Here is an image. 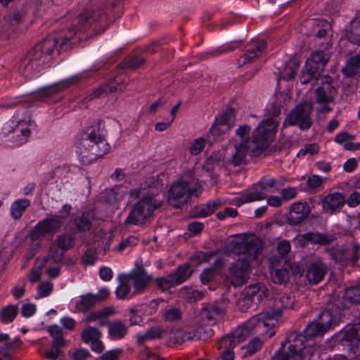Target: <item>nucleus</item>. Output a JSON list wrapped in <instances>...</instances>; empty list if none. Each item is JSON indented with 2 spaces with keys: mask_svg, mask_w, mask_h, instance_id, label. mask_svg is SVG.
Returning <instances> with one entry per match:
<instances>
[{
  "mask_svg": "<svg viewBox=\"0 0 360 360\" xmlns=\"http://www.w3.org/2000/svg\"><path fill=\"white\" fill-rule=\"evenodd\" d=\"M63 37L46 38L32 48L22 59L19 66V72L24 78H32L39 72V68L49 63L56 49L58 53L66 51L68 44L72 35L77 33L75 27H70Z\"/></svg>",
  "mask_w": 360,
  "mask_h": 360,
  "instance_id": "1",
  "label": "nucleus"
},
{
  "mask_svg": "<svg viewBox=\"0 0 360 360\" xmlns=\"http://www.w3.org/2000/svg\"><path fill=\"white\" fill-rule=\"evenodd\" d=\"M230 245L234 253L243 255V257L231 264L226 279L234 286H241L249 278L250 262L257 258L262 250V241L256 235L249 234L245 235L240 240L231 241Z\"/></svg>",
  "mask_w": 360,
  "mask_h": 360,
  "instance_id": "2",
  "label": "nucleus"
},
{
  "mask_svg": "<svg viewBox=\"0 0 360 360\" xmlns=\"http://www.w3.org/2000/svg\"><path fill=\"white\" fill-rule=\"evenodd\" d=\"M279 120L276 117L262 120L252 134V146L231 143L233 152L227 160V165L234 167L245 162L247 155L251 153L253 156H258L266 150L273 142Z\"/></svg>",
  "mask_w": 360,
  "mask_h": 360,
  "instance_id": "3",
  "label": "nucleus"
},
{
  "mask_svg": "<svg viewBox=\"0 0 360 360\" xmlns=\"http://www.w3.org/2000/svg\"><path fill=\"white\" fill-rule=\"evenodd\" d=\"M122 0H90L89 4L78 15L79 31L89 26L98 33L103 32L112 21V9L120 4Z\"/></svg>",
  "mask_w": 360,
  "mask_h": 360,
  "instance_id": "4",
  "label": "nucleus"
},
{
  "mask_svg": "<svg viewBox=\"0 0 360 360\" xmlns=\"http://www.w3.org/2000/svg\"><path fill=\"white\" fill-rule=\"evenodd\" d=\"M295 302V297L292 295H281L275 300L274 309L262 311L246 321V330H255L258 335L267 334L277 323L283 310L292 309Z\"/></svg>",
  "mask_w": 360,
  "mask_h": 360,
  "instance_id": "5",
  "label": "nucleus"
},
{
  "mask_svg": "<svg viewBox=\"0 0 360 360\" xmlns=\"http://www.w3.org/2000/svg\"><path fill=\"white\" fill-rule=\"evenodd\" d=\"M98 122L88 127L77 146V153L84 163H89L97 158L103 157L110 150V145L105 139V130Z\"/></svg>",
  "mask_w": 360,
  "mask_h": 360,
  "instance_id": "6",
  "label": "nucleus"
},
{
  "mask_svg": "<svg viewBox=\"0 0 360 360\" xmlns=\"http://www.w3.org/2000/svg\"><path fill=\"white\" fill-rule=\"evenodd\" d=\"M288 181V179L283 175L275 177L263 176L257 183L253 184L246 193L234 198L233 204L240 207L245 203L264 200L266 198L267 193L277 192Z\"/></svg>",
  "mask_w": 360,
  "mask_h": 360,
  "instance_id": "7",
  "label": "nucleus"
},
{
  "mask_svg": "<svg viewBox=\"0 0 360 360\" xmlns=\"http://www.w3.org/2000/svg\"><path fill=\"white\" fill-rule=\"evenodd\" d=\"M202 186L193 177H182L174 181L167 191V202L174 208H181L187 205L193 196L198 197Z\"/></svg>",
  "mask_w": 360,
  "mask_h": 360,
  "instance_id": "8",
  "label": "nucleus"
},
{
  "mask_svg": "<svg viewBox=\"0 0 360 360\" xmlns=\"http://www.w3.org/2000/svg\"><path fill=\"white\" fill-rule=\"evenodd\" d=\"M162 201L152 196H143L138 201L124 221L125 224L140 225L144 224L153 212L160 207Z\"/></svg>",
  "mask_w": 360,
  "mask_h": 360,
  "instance_id": "9",
  "label": "nucleus"
},
{
  "mask_svg": "<svg viewBox=\"0 0 360 360\" xmlns=\"http://www.w3.org/2000/svg\"><path fill=\"white\" fill-rule=\"evenodd\" d=\"M77 80V77H72L58 83H56L53 85L43 87L34 93L20 97L16 102L4 103L1 105L0 107L10 108L18 104H24L26 106H29L33 101H42L46 97H49L58 92L63 91V89L75 84Z\"/></svg>",
  "mask_w": 360,
  "mask_h": 360,
  "instance_id": "10",
  "label": "nucleus"
},
{
  "mask_svg": "<svg viewBox=\"0 0 360 360\" xmlns=\"http://www.w3.org/2000/svg\"><path fill=\"white\" fill-rule=\"evenodd\" d=\"M245 325L246 321L239 326L231 334L223 337L219 340L218 348L224 349L220 354L221 360H233L235 354L233 352V348L236 347L237 344L243 342L250 336L257 335L255 330L249 331L246 330L247 331L245 332V330L243 329H246V327H245Z\"/></svg>",
  "mask_w": 360,
  "mask_h": 360,
  "instance_id": "11",
  "label": "nucleus"
},
{
  "mask_svg": "<svg viewBox=\"0 0 360 360\" xmlns=\"http://www.w3.org/2000/svg\"><path fill=\"white\" fill-rule=\"evenodd\" d=\"M313 105L309 101H303L291 110L284 120L285 126H297L300 130H308L313 124L311 117Z\"/></svg>",
  "mask_w": 360,
  "mask_h": 360,
  "instance_id": "12",
  "label": "nucleus"
},
{
  "mask_svg": "<svg viewBox=\"0 0 360 360\" xmlns=\"http://www.w3.org/2000/svg\"><path fill=\"white\" fill-rule=\"evenodd\" d=\"M304 339V337L297 333L289 334L285 342L281 344L283 351L276 352L271 360H302Z\"/></svg>",
  "mask_w": 360,
  "mask_h": 360,
  "instance_id": "13",
  "label": "nucleus"
},
{
  "mask_svg": "<svg viewBox=\"0 0 360 360\" xmlns=\"http://www.w3.org/2000/svg\"><path fill=\"white\" fill-rule=\"evenodd\" d=\"M63 224V221L56 215L45 218L39 221L32 229L29 238L31 241L37 243V248H40L41 241L46 237H53L60 230Z\"/></svg>",
  "mask_w": 360,
  "mask_h": 360,
  "instance_id": "14",
  "label": "nucleus"
},
{
  "mask_svg": "<svg viewBox=\"0 0 360 360\" xmlns=\"http://www.w3.org/2000/svg\"><path fill=\"white\" fill-rule=\"evenodd\" d=\"M333 322V315L329 311L321 312L316 320L309 323L305 329V336L313 338L323 335L328 330Z\"/></svg>",
  "mask_w": 360,
  "mask_h": 360,
  "instance_id": "15",
  "label": "nucleus"
},
{
  "mask_svg": "<svg viewBox=\"0 0 360 360\" xmlns=\"http://www.w3.org/2000/svg\"><path fill=\"white\" fill-rule=\"evenodd\" d=\"M225 311L226 302L221 300L214 304H205L200 311V317L205 323L212 326L224 316Z\"/></svg>",
  "mask_w": 360,
  "mask_h": 360,
  "instance_id": "16",
  "label": "nucleus"
},
{
  "mask_svg": "<svg viewBox=\"0 0 360 360\" xmlns=\"http://www.w3.org/2000/svg\"><path fill=\"white\" fill-rule=\"evenodd\" d=\"M127 278L133 282L132 296L143 292L152 281V277L147 274L143 266H136L130 271Z\"/></svg>",
  "mask_w": 360,
  "mask_h": 360,
  "instance_id": "17",
  "label": "nucleus"
},
{
  "mask_svg": "<svg viewBox=\"0 0 360 360\" xmlns=\"http://www.w3.org/2000/svg\"><path fill=\"white\" fill-rule=\"evenodd\" d=\"M269 295V290L262 283L250 284L244 290L243 295L238 299V303L241 302H259Z\"/></svg>",
  "mask_w": 360,
  "mask_h": 360,
  "instance_id": "18",
  "label": "nucleus"
},
{
  "mask_svg": "<svg viewBox=\"0 0 360 360\" xmlns=\"http://www.w3.org/2000/svg\"><path fill=\"white\" fill-rule=\"evenodd\" d=\"M102 333L101 330L96 327L91 326H86L81 333V339L86 344H91V349L96 353L103 352L105 347L101 340Z\"/></svg>",
  "mask_w": 360,
  "mask_h": 360,
  "instance_id": "19",
  "label": "nucleus"
},
{
  "mask_svg": "<svg viewBox=\"0 0 360 360\" xmlns=\"http://www.w3.org/2000/svg\"><path fill=\"white\" fill-rule=\"evenodd\" d=\"M346 203L344 194L340 192L329 193L321 198L320 204L323 212L334 214L339 212Z\"/></svg>",
  "mask_w": 360,
  "mask_h": 360,
  "instance_id": "20",
  "label": "nucleus"
},
{
  "mask_svg": "<svg viewBox=\"0 0 360 360\" xmlns=\"http://www.w3.org/2000/svg\"><path fill=\"white\" fill-rule=\"evenodd\" d=\"M271 280L274 283L283 284L289 280V272L284 266L283 258L273 256L270 258Z\"/></svg>",
  "mask_w": 360,
  "mask_h": 360,
  "instance_id": "21",
  "label": "nucleus"
},
{
  "mask_svg": "<svg viewBox=\"0 0 360 360\" xmlns=\"http://www.w3.org/2000/svg\"><path fill=\"white\" fill-rule=\"evenodd\" d=\"M310 213V208L307 202H296L292 203L286 217L290 225H298L303 221Z\"/></svg>",
  "mask_w": 360,
  "mask_h": 360,
  "instance_id": "22",
  "label": "nucleus"
},
{
  "mask_svg": "<svg viewBox=\"0 0 360 360\" xmlns=\"http://www.w3.org/2000/svg\"><path fill=\"white\" fill-rule=\"evenodd\" d=\"M328 271L327 265L320 259L311 262L306 271V278L311 285L320 283Z\"/></svg>",
  "mask_w": 360,
  "mask_h": 360,
  "instance_id": "23",
  "label": "nucleus"
},
{
  "mask_svg": "<svg viewBox=\"0 0 360 360\" xmlns=\"http://www.w3.org/2000/svg\"><path fill=\"white\" fill-rule=\"evenodd\" d=\"M202 330L203 328L199 327L196 330V333L199 335H195L193 332H187L181 329H176L173 332V335L171 338L175 343L181 344L185 341L191 340L195 338L206 339L207 338L211 336L213 333V330L211 328H209L207 332L205 333L203 335L202 334Z\"/></svg>",
  "mask_w": 360,
  "mask_h": 360,
  "instance_id": "24",
  "label": "nucleus"
},
{
  "mask_svg": "<svg viewBox=\"0 0 360 360\" xmlns=\"http://www.w3.org/2000/svg\"><path fill=\"white\" fill-rule=\"evenodd\" d=\"M266 42L264 41H259L250 45L245 53L239 58L238 61L240 65H245L252 63L255 58L259 57L265 51Z\"/></svg>",
  "mask_w": 360,
  "mask_h": 360,
  "instance_id": "25",
  "label": "nucleus"
},
{
  "mask_svg": "<svg viewBox=\"0 0 360 360\" xmlns=\"http://www.w3.org/2000/svg\"><path fill=\"white\" fill-rule=\"evenodd\" d=\"M336 94L337 89L330 82H326L316 89V101L320 104L332 103Z\"/></svg>",
  "mask_w": 360,
  "mask_h": 360,
  "instance_id": "26",
  "label": "nucleus"
},
{
  "mask_svg": "<svg viewBox=\"0 0 360 360\" xmlns=\"http://www.w3.org/2000/svg\"><path fill=\"white\" fill-rule=\"evenodd\" d=\"M329 58V53L326 50L316 51L307 58L305 63L322 73Z\"/></svg>",
  "mask_w": 360,
  "mask_h": 360,
  "instance_id": "27",
  "label": "nucleus"
},
{
  "mask_svg": "<svg viewBox=\"0 0 360 360\" xmlns=\"http://www.w3.org/2000/svg\"><path fill=\"white\" fill-rule=\"evenodd\" d=\"M221 205L219 200H214L205 204L194 207L191 211L193 218L206 217L213 214Z\"/></svg>",
  "mask_w": 360,
  "mask_h": 360,
  "instance_id": "28",
  "label": "nucleus"
},
{
  "mask_svg": "<svg viewBox=\"0 0 360 360\" xmlns=\"http://www.w3.org/2000/svg\"><path fill=\"white\" fill-rule=\"evenodd\" d=\"M126 85L120 84L118 81L110 82L106 85H103L96 89L92 94L88 96L85 99L89 101L102 96H106L108 93L116 91H122L125 89Z\"/></svg>",
  "mask_w": 360,
  "mask_h": 360,
  "instance_id": "29",
  "label": "nucleus"
},
{
  "mask_svg": "<svg viewBox=\"0 0 360 360\" xmlns=\"http://www.w3.org/2000/svg\"><path fill=\"white\" fill-rule=\"evenodd\" d=\"M232 127L233 124L231 122L229 116L227 114H224L216 119L209 133L214 136H219L228 132Z\"/></svg>",
  "mask_w": 360,
  "mask_h": 360,
  "instance_id": "30",
  "label": "nucleus"
},
{
  "mask_svg": "<svg viewBox=\"0 0 360 360\" xmlns=\"http://www.w3.org/2000/svg\"><path fill=\"white\" fill-rule=\"evenodd\" d=\"M142 186L143 190H146V188L150 189V191L147 193L146 196H152L155 198L156 195L162 191L163 182L162 180L160 179L159 176H151L145 179Z\"/></svg>",
  "mask_w": 360,
  "mask_h": 360,
  "instance_id": "31",
  "label": "nucleus"
},
{
  "mask_svg": "<svg viewBox=\"0 0 360 360\" xmlns=\"http://www.w3.org/2000/svg\"><path fill=\"white\" fill-rule=\"evenodd\" d=\"M345 77L356 76L360 79V60L356 56L349 58L341 70Z\"/></svg>",
  "mask_w": 360,
  "mask_h": 360,
  "instance_id": "32",
  "label": "nucleus"
},
{
  "mask_svg": "<svg viewBox=\"0 0 360 360\" xmlns=\"http://www.w3.org/2000/svg\"><path fill=\"white\" fill-rule=\"evenodd\" d=\"M127 331L128 327L120 320L114 321L108 326V335L112 340L122 339Z\"/></svg>",
  "mask_w": 360,
  "mask_h": 360,
  "instance_id": "33",
  "label": "nucleus"
},
{
  "mask_svg": "<svg viewBox=\"0 0 360 360\" xmlns=\"http://www.w3.org/2000/svg\"><path fill=\"white\" fill-rule=\"evenodd\" d=\"M193 271L189 264L186 263L179 266L176 270L171 273V278L176 285H180L188 280L192 275Z\"/></svg>",
  "mask_w": 360,
  "mask_h": 360,
  "instance_id": "34",
  "label": "nucleus"
},
{
  "mask_svg": "<svg viewBox=\"0 0 360 360\" xmlns=\"http://www.w3.org/2000/svg\"><path fill=\"white\" fill-rule=\"evenodd\" d=\"M98 303L94 294L86 293L80 296V300L75 303V309L79 312H86Z\"/></svg>",
  "mask_w": 360,
  "mask_h": 360,
  "instance_id": "35",
  "label": "nucleus"
},
{
  "mask_svg": "<svg viewBox=\"0 0 360 360\" xmlns=\"http://www.w3.org/2000/svg\"><path fill=\"white\" fill-rule=\"evenodd\" d=\"M250 131L251 127L248 124L239 126L236 131V137L233 139L232 142L240 143V145L252 146V139L250 140Z\"/></svg>",
  "mask_w": 360,
  "mask_h": 360,
  "instance_id": "36",
  "label": "nucleus"
},
{
  "mask_svg": "<svg viewBox=\"0 0 360 360\" xmlns=\"http://www.w3.org/2000/svg\"><path fill=\"white\" fill-rule=\"evenodd\" d=\"M65 252L52 243L49 248L47 255L43 258V262L56 264L63 262Z\"/></svg>",
  "mask_w": 360,
  "mask_h": 360,
  "instance_id": "37",
  "label": "nucleus"
},
{
  "mask_svg": "<svg viewBox=\"0 0 360 360\" xmlns=\"http://www.w3.org/2000/svg\"><path fill=\"white\" fill-rule=\"evenodd\" d=\"M94 213L91 211L84 212L79 217L75 219L74 223L80 232H86L91 229V221L94 219Z\"/></svg>",
  "mask_w": 360,
  "mask_h": 360,
  "instance_id": "38",
  "label": "nucleus"
},
{
  "mask_svg": "<svg viewBox=\"0 0 360 360\" xmlns=\"http://www.w3.org/2000/svg\"><path fill=\"white\" fill-rule=\"evenodd\" d=\"M344 340L353 347L360 346V322L354 324L351 328L345 330Z\"/></svg>",
  "mask_w": 360,
  "mask_h": 360,
  "instance_id": "39",
  "label": "nucleus"
},
{
  "mask_svg": "<svg viewBox=\"0 0 360 360\" xmlns=\"http://www.w3.org/2000/svg\"><path fill=\"white\" fill-rule=\"evenodd\" d=\"M21 344L20 340L18 338L13 341L9 340L1 347L0 353L2 352V356L6 360H15L13 354L20 347Z\"/></svg>",
  "mask_w": 360,
  "mask_h": 360,
  "instance_id": "40",
  "label": "nucleus"
},
{
  "mask_svg": "<svg viewBox=\"0 0 360 360\" xmlns=\"http://www.w3.org/2000/svg\"><path fill=\"white\" fill-rule=\"evenodd\" d=\"M321 75V72L305 63L300 73V79L303 84L311 83V84L314 85V82L316 81Z\"/></svg>",
  "mask_w": 360,
  "mask_h": 360,
  "instance_id": "41",
  "label": "nucleus"
},
{
  "mask_svg": "<svg viewBox=\"0 0 360 360\" xmlns=\"http://www.w3.org/2000/svg\"><path fill=\"white\" fill-rule=\"evenodd\" d=\"M30 206L28 199H20L15 200L11 207V215L14 219H19L25 211Z\"/></svg>",
  "mask_w": 360,
  "mask_h": 360,
  "instance_id": "42",
  "label": "nucleus"
},
{
  "mask_svg": "<svg viewBox=\"0 0 360 360\" xmlns=\"http://www.w3.org/2000/svg\"><path fill=\"white\" fill-rule=\"evenodd\" d=\"M53 243L65 252L74 247L75 238L70 233H65L57 236Z\"/></svg>",
  "mask_w": 360,
  "mask_h": 360,
  "instance_id": "43",
  "label": "nucleus"
},
{
  "mask_svg": "<svg viewBox=\"0 0 360 360\" xmlns=\"http://www.w3.org/2000/svg\"><path fill=\"white\" fill-rule=\"evenodd\" d=\"M25 123L26 121L25 120H19L18 122V124L11 130L12 132H15L16 134L20 133V135H17V137L15 140V142L18 145H21L26 143L27 141V139L30 135V130L28 127H20V126ZM9 132H11V131H9L8 133Z\"/></svg>",
  "mask_w": 360,
  "mask_h": 360,
  "instance_id": "44",
  "label": "nucleus"
},
{
  "mask_svg": "<svg viewBox=\"0 0 360 360\" xmlns=\"http://www.w3.org/2000/svg\"><path fill=\"white\" fill-rule=\"evenodd\" d=\"M306 236L309 243H311L315 245H328L330 244L333 240V237L331 236L320 233L318 232H307L306 233Z\"/></svg>",
  "mask_w": 360,
  "mask_h": 360,
  "instance_id": "45",
  "label": "nucleus"
},
{
  "mask_svg": "<svg viewBox=\"0 0 360 360\" xmlns=\"http://www.w3.org/2000/svg\"><path fill=\"white\" fill-rule=\"evenodd\" d=\"M182 311L175 306H169L162 313V318L166 322H176L181 320Z\"/></svg>",
  "mask_w": 360,
  "mask_h": 360,
  "instance_id": "46",
  "label": "nucleus"
},
{
  "mask_svg": "<svg viewBox=\"0 0 360 360\" xmlns=\"http://www.w3.org/2000/svg\"><path fill=\"white\" fill-rule=\"evenodd\" d=\"M131 291V285L129 281L127 276L120 279L119 285H117L115 294L116 297L119 300H124L127 297Z\"/></svg>",
  "mask_w": 360,
  "mask_h": 360,
  "instance_id": "47",
  "label": "nucleus"
},
{
  "mask_svg": "<svg viewBox=\"0 0 360 360\" xmlns=\"http://www.w3.org/2000/svg\"><path fill=\"white\" fill-rule=\"evenodd\" d=\"M18 314V307L14 305H8L4 307L0 313V319L4 323L12 322Z\"/></svg>",
  "mask_w": 360,
  "mask_h": 360,
  "instance_id": "48",
  "label": "nucleus"
},
{
  "mask_svg": "<svg viewBox=\"0 0 360 360\" xmlns=\"http://www.w3.org/2000/svg\"><path fill=\"white\" fill-rule=\"evenodd\" d=\"M112 313V310L110 308H104L97 311L91 312L86 316L84 322L90 323L100 321L103 318L108 317Z\"/></svg>",
  "mask_w": 360,
  "mask_h": 360,
  "instance_id": "49",
  "label": "nucleus"
},
{
  "mask_svg": "<svg viewBox=\"0 0 360 360\" xmlns=\"http://www.w3.org/2000/svg\"><path fill=\"white\" fill-rule=\"evenodd\" d=\"M346 300L355 304H360V283L348 288L345 292Z\"/></svg>",
  "mask_w": 360,
  "mask_h": 360,
  "instance_id": "50",
  "label": "nucleus"
},
{
  "mask_svg": "<svg viewBox=\"0 0 360 360\" xmlns=\"http://www.w3.org/2000/svg\"><path fill=\"white\" fill-rule=\"evenodd\" d=\"M262 344L263 342L258 337L252 338L247 345V346L243 347V349H245V352H244L243 356H248L253 355L260 349Z\"/></svg>",
  "mask_w": 360,
  "mask_h": 360,
  "instance_id": "51",
  "label": "nucleus"
},
{
  "mask_svg": "<svg viewBox=\"0 0 360 360\" xmlns=\"http://www.w3.org/2000/svg\"><path fill=\"white\" fill-rule=\"evenodd\" d=\"M166 333L165 329L161 326H153L146 331V337L148 340L160 339Z\"/></svg>",
  "mask_w": 360,
  "mask_h": 360,
  "instance_id": "52",
  "label": "nucleus"
},
{
  "mask_svg": "<svg viewBox=\"0 0 360 360\" xmlns=\"http://www.w3.org/2000/svg\"><path fill=\"white\" fill-rule=\"evenodd\" d=\"M284 266L287 269L289 274H291L295 276H302L304 274V269L301 265L295 262H291L283 258Z\"/></svg>",
  "mask_w": 360,
  "mask_h": 360,
  "instance_id": "53",
  "label": "nucleus"
},
{
  "mask_svg": "<svg viewBox=\"0 0 360 360\" xmlns=\"http://www.w3.org/2000/svg\"><path fill=\"white\" fill-rule=\"evenodd\" d=\"M171 277V275L169 274L167 277L156 278L155 282L158 288L162 291H165L172 287L176 286V284Z\"/></svg>",
  "mask_w": 360,
  "mask_h": 360,
  "instance_id": "54",
  "label": "nucleus"
},
{
  "mask_svg": "<svg viewBox=\"0 0 360 360\" xmlns=\"http://www.w3.org/2000/svg\"><path fill=\"white\" fill-rule=\"evenodd\" d=\"M205 140L202 137L195 139L189 147V152L192 155H199L205 146Z\"/></svg>",
  "mask_w": 360,
  "mask_h": 360,
  "instance_id": "55",
  "label": "nucleus"
},
{
  "mask_svg": "<svg viewBox=\"0 0 360 360\" xmlns=\"http://www.w3.org/2000/svg\"><path fill=\"white\" fill-rule=\"evenodd\" d=\"M98 259V254L96 250L93 249H88L84 254L82 263L85 265H93Z\"/></svg>",
  "mask_w": 360,
  "mask_h": 360,
  "instance_id": "56",
  "label": "nucleus"
},
{
  "mask_svg": "<svg viewBox=\"0 0 360 360\" xmlns=\"http://www.w3.org/2000/svg\"><path fill=\"white\" fill-rule=\"evenodd\" d=\"M207 164L212 165L213 167H221L224 165L227 164L224 160V158L220 153H213L208 159Z\"/></svg>",
  "mask_w": 360,
  "mask_h": 360,
  "instance_id": "57",
  "label": "nucleus"
},
{
  "mask_svg": "<svg viewBox=\"0 0 360 360\" xmlns=\"http://www.w3.org/2000/svg\"><path fill=\"white\" fill-rule=\"evenodd\" d=\"M145 60L143 58L133 56L124 61V65L126 68L136 69L144 63Z\"/></svg>",
  "mask_w": 360,
  "mask_h": 360,
  "instance_id": "58",
  "label": "nucleus"
},
{
  "mask_svg": "<svg viewBox=\"0 0 360 360\" xmlns=\"http://www.w3.org/2000/svg\"><path fill=\"white\" fill-rule=\"evenodd\" d=\"M137 238L134 236H129L122 240L117 246L116 250L122 252L128 248L132 247L137 243Z\"/></svg>",
  "mask_w": 360,
  "mask_h": 360,
  "instance_id": "59",
  "label": "nucleus"
},
{
  "mask_svg": "<svg viewBox=\"0 0 360 360\" xmlns=\"http://www.w3.org/2000/svg\"><path fill=\"white\" fill-rule=\"evenodd\" d=\"M276 248L278 254L280 255V256L278 257L285 258L284 257L287 255L290 251V243L289 240H283L278 243Z\"/></svg>",
  "mask_w": 360,
  "mask_h": 360,
  "instance_id": "60",
  "label": "nucleus"
},
{
  "mask_svg": "<svg viewBox=\"0 0 360 360\" xmlns=\"http://www.w3.org/2000/svg\"><path fill=\"white\" fill-rule=\"evenodd\" d=\"M53 284L46 281L41 283L38 287L39 297H44L48 296L53 291Z\"/></svg>",
  "mask_w": 360,
  "mask_h": 360,
  "instance_id": "61",
  "label": "nucleus"
},
{
  "mask_svg": "<svg viewBox=\"0 0 360 360\" xmlns=\"http://www.w3.org/2000/svg\"><path fill=\"white\" fill-rule=\"evenodd\" d=\"M297 195V188L288 187L283 188L281 191V196L283 200L289 201L294 199Z\"/></svg>",
  "mask_w": 360,
  "mask_h": 360,
  "instance_id": "62",
  "label": "nucleus"
},
{
  "mask_svg": "<svg viewBox=\"0 0 360 360\" xmlns=\"http://www.w3.org/2000/svg\"><path fill=\"white\" fill-rule=\"evenodd\" d=\"M121 349H114L106 352L100 356L101 360H118L119 356L122 354Z\"/></svg>",
  "mask_w": 360,
  "mask_h": 360,
  "instance_id": "63",
  "label": "nucleus"
},
{
  "mask_svg": "<svg viewBox=\"0 0 360 360\" xmlns=\"http://www.w3.org/2000/svg\"><path fill=\"white\" fill-rule=\"evenodd\" d=\"M91 357L90 352L86 349H77L72 354L73 360H88Z\"/></svg>",
  "mask_w": 360,
  "mask_h": 360,
  "instance_id": "64",
  "label": "nucleus"
}]
</instances>
